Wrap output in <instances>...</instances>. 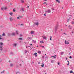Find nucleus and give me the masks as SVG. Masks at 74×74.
I'll return each instance as SVG.
<instances>
[{
	"mask_svg": "<svg viewBox=\"0 0 74 74\" xmlns=\"http://www.w3.org/2000/svg\"><path fill=\"white\" fill-rule=\"evenodd\" d=\"M35 24L36 25V26H38L39 24L38 22H37L36 23H35Z\"/></svg>",
	"mask_w": 74,
	"mask_h": 74,
	"instance_id": "nucleus-8",
	"label": "nucleus"
},
{
	"mask_svg": "<svg viewBox=\"0 0 74 74\" xmlns=\"http://www.w3.org/2000/svg\"><path fill=\"white\" fill-rule=\"evenodd\" d=\"M72 16L71 15H69V18H70V19H71V17Z\"/></svg>",
	"mask_w": 74,
	"mask_h": 74,
	"instance_id": "nucleus-25",
	"label": "nucleus"
},
{
	"mask_svg": "<svg viewBox=\"0 0 74 74\" xmlns=\"http://www.w3.org/2000/svg\"><path fill=\"white\" fill-rule=\"evenodd\" d=\"M0 48H2V46H1V45L0 46Z\"/></svg>",
	"mask_w": 74,
	"mask_h": 74,
	"instance_id": "nucleus-41",
	"label": "nucleus"
},
{
	"mask_svg": "<svg viewBox=\"0 0 74 74\" xmlns=\"http://www.w3.org/2000/svg\"><path fill=\"white\" fill-rule=\"evenodd\" d=\"M34 55H35V56H37V53H35L34 54Z\"/></svg>",
	"mask_w": 74,
	"mask_h": 74,
	"instance_id": "nucleus-13",
	"label": "nucleus"
},
{
	"mask_svg": "<svg viewBox=\"0 0 74 74\" xmlns=\"http://www.w3.org/2000/svg\"><path fill=\"white\" fill-rule=\"evenodd\" d=\"M16 33L17 34H18V31H16Z\"/></svg>",
	"mask_w": 74,
	"mask_h": 74,
	"instance_id": "nucleus-21",
	"label": "nucleus"
},
{
	"mask_svg": "<svg viewBox=\"0 0 74 74\" xmlns=\"http://www.w3.org/2000/svg\"><path fill=\"white\" fill-rule=\"evenodd\" d=\"M18 17L19 18H21V16H18Z\"/></svg>",
	"mask_w": 74,
	"mask_h": 74,
	"instance_id": "nucleus-50",
	"label": "nucleus"
},
{
	"mask_svg": "<svg viewBox=\"0 0 74 74\" xmlns=\"http://www.w3.org/2000/svg\"><path fill=\"white\" fill-rule=\"evenodd\" d=\"M7 8H6V7H2L1 8V10H7Z\"/></svg>",
	"mask_w": 74,
	"mask_h": 74,
	"instance_id": "nucleus-2",
	"label": "nucleus"
},
{
	"mask_svg": "<svg viewBox=\"0 0 74 74\" xmlns=\"http://www.w3.org/2000/svg\"><path fill=\"white\" fill-rule=\"evenodd\" d=\"M68 27L69 28V29H70L71 30V29H72V27L70 25H69L68 26Z\"/></svg>",
	"mask_w": 74,
	"mask_h": 74,
	"instance_id": "nucleus-5",
	"label": "nucleus"
},
{
	"mask_svg": "<svg viewBox=\"0 0 74 74\" xmlns=\"http://www.w3.org/2000/svg\"><path fill=\"white\" fill-rule=\"evenodd\" d=\"M0 50L1 51H3V48H1V49H0Z\"/></svg>",
	"mask_w": 74,
	"mask_h": 74,
	"instance_id": "nucleus-35",
	"label": "nucleus"
},
{
	"mask_svg": "<svg viewBox=\"0 0 74 74\" xmlns=\"http://www.w3.org/2000/svg\"><path fill=\"white\" fill-rule=\"evenodd\" d=\"M73 73V71H70V73Z\"/></svg>",
	"mask_w": 74,
	"mask_h": 74,
	"instance_id": "nucleus-31",
	"label": "nucleus"
},
{
	"mask_svg": "<svg viewBox=\"0 0 74 74\" xmlns=\"http://www.w3.org/2000/svg\"><path fill=\"white\" fill-rule=\"evenodd\" d=\"M64 34H65V35H67V34H66L65 33H64Z\"/></svg>",
	"mask_w": 74,
	"mask_h": 74,
	"instance_id": "nucleus-51",
	"label": "nucleus"
},
{
	"mask_svg": "<svg viewBox=\"0 0 74 74\" xmlns=\"http://www.w3.org/2000/svg\"><path fill=\"white\" fill-rule=\"evenodd\" d=\"M54 58V59H56V57H55V56H51V58Z\"/></svg>",
	"mask_w": 74,
	"mask_h": 74,
	"instance_id": "nucleus-34",
	"label": "nucleus"
},
{
	"mask_svg": "<svg viewBox=\"0 0 74 74\" xmlns=\"http://www.w3.org/2000/svg\"><path fill=\"white\" fill-rule=\"evenodd\" d=\"M67 62H68V64H67V66H69V64H70V63L69 62V61H67Z\"/></svg>",
	"mask_w": 74,
	"mask_h": 74,
	"instance_id": "nucleus-14",
	"label": "nucleus"
},
{
	"mask_svg": "<svg viewBox=\"0 0 74 74\" xmlns=\"http://www.w3.org/2000/svg\"><path fill=\"white\" fill-rule=\"evenodd\" d=\"M71 23L72 25H74V21H72L71 22Z\"/></svg>",
	"mask_w": 74,
	"mask_h": 74,
	"instance_id": "nucleus-22",
	"label": "nucleus"
},
{
	"mask_svg": "<svg viewBox=\"0 0 74 74\" xmlns=\"http://www.w3.org/2000/svg\"><path fill=\"white\" fill-rule=\"evenodd\" d=\"M19 25L20 26H21H21H22L23 25V24H21V25Z\"/></svg>",
	"mask_w": 74,
	"mask_h": 74,
	"instance_id": "nucleus-47",
	"label": "nucleus"
},
{
	"mask_svg": "<svg viewBox=\"0 0 74 74\" xmlns=\"http://www.w3.org/2000/svg\"><path fill=\"white\" fill-rule=\"evenodd\" d=\"M54 62H55V61L54 60H52L51 61V63H54Z\"/></svg>",
	"mask_w": 74,
	"mask_h": 74,
	"instance_id": "nucleus-20",
	"label": "nucleus"
},
{
	"mask_svg": "<svg viewBox=\"0 0 74 74\" xmlns=\"http://www.w3.org/2000/svg\"><path fill=\"white\" fill-rule=\"evenodd\" d=\"M18 40H22V38H19L18 39Z\"/></svg>",
	"mask_w": 74,
	"mask_h": 74,
	"instance_id": "nucleus-40",
	"label": "nucleus"
},
{
	"mask_svg": "<svg viewBox=\"0 0 74 74\" xmlns=\"http://www.w3.org/2000/svg\"><path fill=\"white\" fill-rule=\"evenodd\" d=\"M44 16H47V15H46L45 14H44Z\"/></svg>",
	"mask_w": 74,
	"mask_h": 74,
	"instance_id": "nucleus-42",
	"label": "nucleus"
},
{
	"mask_svg": "<svg viewBox=\"0 0 74 74\" xmlns=\"http://www.w3.org/2000/svg\"><path fill=\"white\" fill-rule=\"evenodd\" d=\"M69 58L70 59H72V58L71 57V56H70V57H69Z\"/></svg>",
	"mask_w": 74,
	"mask_h": 74,
	"instance_id": "nucleus-43",
	"label": "nucleus"
},
{
	"mask_svg": "<svg viewBox=\"0 0 74 74\" xmlns=\"http://www.w3.org/2000/svg\"><path fill=\"white\" fill-rule=\"evenodd\" d=\"M16 45H17V44L16 43H14L13 44V46H14L15 47L16 46Z\"/></svg>",
	"mask_w": 74,
	"mask_h": 74,
	"instance_id": "nucleus-10",
	"label": "nucleus"
},
{
	"mask_svg": "<svg viewBox=\"0 0 74 74\" xmlns=\"http://www.w3.org/2000/svg\"><path fill=\"white\" fill-rule=\"evenodd\" d=\"M4 71H3L1 72V73H4Z\"/></svg>",
	"mask_w": 74,
	"mask_h": 74,
	"instance_id": "nucleus-28",
	"label": "nucleus"
},
{
	"mask_svg": "<svg viewBox=\"0 0 74 74\" xmlns=\"http://www.w3.org/2000/svg\"><path fill=\"white\" fill-rule=\"evenodd\" d=\"M10 67H12V66H13V64H10Z\"/></svg>",
	"mask_w": 74,
	"mask_h": 74,
	"instance_id": "nucleus-16",
	"label": "nucleus"
},
{
	"mask_svg": "<svg viewBox=\"0 0 74 74\" xmlns=\"http://www.w3.org/2000/svg\"><path fill=\"white\" fill-rule=\"evenodd\" d=\"M66 60H67V58H66Z\"/></svg>",
	"mask_w": 74,
	"mask_h": 74,
	"instance_id": "nucleus-58",
	"label": "nucleus"
},
{
	"mask_svg": "<svg viewBox=\"0 0 74 74\" xmlns=\"http://www.w3.org/2000/svg\"><path fill=\"white\" fill-rule=\"evenodd\" d=\"M51 10H52L53 11V10H55V9L53 8H51Z\"/></svg>",
	"mask_w": 74,
	"mask_h": 74,
	"instance_id": "nucleus-37",
	"label": "nucleus"
},
{
	"mask_svg": "<svg viewBox=\"0 0 74 74\" xmlns=\"http://www.w3.org/2000/svg\"><path fill=\"white\" fill-rule=\"evenodd\" d=\"M43 39H46L47 37H46L45 36H43Z\"/></svg>",
	"mask_w": 74,
	"mask_h": 74,
	"instance_id": "nucleus-18",
	"label": "nucleus"
},
{
	"mask_svg": "<svg viewBox=\"0 0 74 74\" xmlns=\"http://www.w3.org/2000/svg\"><path fill=\"white\" fill-rule=\"evenodd\" d=\"M3 43L2 42H1L0 43V45H3Z\"/></svg>",
	"mask_w": 74,
	"mask_h": 74,
	"instance_id": "nucleus-30",
	"label": "nucleus"
},
{
	"mask_svg": "<svg viewBox=\"0 0 74 74\" xmlns=\"http://www.w3.org/2000/svg\"><path fill=\"white\" fill-rule=\"evenodd\" d=\"M32 38H31L30 37H28V38H27V39H28V40H29V39H30V40H32Z\"/></svg>",
	"mask_w": 74,
	"mask_h": 74,
	"instance_id": "nucleus-7",
	"label": "nucleus"
},
{
	"mask_svg": "<svg viewBox=\"0 0 74 74\" xmlns=\"http://www.w3.org/2000/svg\"><path fill=\"white\" fill-rule=\"evenodd\" d=\"M31 34H34V31H31Z\"/></svg>",
	"mask_w": 74,
	"mask_h": 74,
	"instance_id": "nucleus-11",
	"label": "nucleus"
},
{
	"mask_svg": "<svg viewBox=\"0 0 74 74\" xmlns=\"http://www.w3.org/2000/svg\"><path fill=\"white\" fill-rule=\"evenodd\" d=\"M40 43H42V44H43V43H44V41H40Z\"/></svg>",
	"mask_w": 74,
	"mask_h": 74,
	"instance_id": "nucleus-29",
	"label": "nucleus"
},
{
	"mask_svg": "<svg viewBox=\"0 0 74 74\" xmlns=\"http://www.w3.org/2000/svg\"><path fill=\"white\" fill-rule=\"evenodd\" d=\"M9 14H10V15L12 16V13H10Z\"/></svg>",
	"mask_w": 74,
	"mask_h": 74,
	"instance_id": "nucleus-32",
	"label": "nucleus"
},
{
	"mask_svg": "<svg viewBox=\"0 0 74 74\" xmlns=\"http://www.w3.org/2000/svg\"><path fill=\"white\" fill-rule=\"evenodd\" d=\"M13 12H15V9H13Z\"/></svg>",
	"mask_w": 74,
	"mask_h": 74,
	"instance_id": "nucleus-46",
	"label": "nucleus"
},
{
	"mask_svg": "<svg viewBox=\"0 0 74 74\" xmlns=\"http://www.w3.org/2000/svg\"><path fill=\"white\" fill-rule=\"evenodd\" d=\"M2 36L1 35H0V37H1Z\"/></svg>",
	"mask_w": 74,
	"mask_h": 74,
	"instance_id": "nucleus-57",
	"label": "nucleus"
},
{
	"mask_svg": "<svg viewBox=\"0 0 74 74\" xmlns=\"http://www.w3.org/2000/svg\"><path fill=\"white\" fill-rule=\"evenodd\" d=\"M12 36H15V33H13L12 34Z\"/></svg>",
	"mask_w": 74,
	"mask_h": 74,
	"instance_id": "nucleus-12",
	"label": "nucleus"
},
{
	"mask_svg": "<svg viewBox=\"0 0 74 74\" xmlns=\"http://www.w3.org/2000/svg\"><path fill=\"white\" fill-rule=\"evenodd\" d=\"M21 2L22 3H24V1L23 0H21Z\"/></svg>",
	"mask_w": 74,
	"mask_h": 74,
	"instance_id": "nucleus-15",
	"label": "nucleus"
},
{
	"mask_svg": "<svg viewBox=\"0 0 74 74\" xmlns=\"http://www.w3.org/2000/svg\"><path fill=\"white\" fill-rule=\"evenodd\" d=\"M58 25H57L55 27V31L56 33V31L58 30Z\"/></svg>",
	"mask_w": 74,
	"mask_h": 74,
	"instance_id": "nucleus-1",
	"label": "nucleus"
},
{
	"mask_svg": "<svg viewBox=\"0 0 74 74\" xmlns=\"http://www.w3.org/2000/svg\"><path fill=\"white\" fill-rule=\"evenodd\" d=\"M56 1H57V2H58V3H60V1L59 0H56Z\"/></svg>",
	"mask_w": 74,
	"mask_h": 74,
	"instance_id": "nucleus-19",
	"label": "nucleus"
},
{
	"mask_svg": "<svg viewBox=\"0 0 74 74\" xmlns=\"http://www.w3.org/2000/svg\"><path fill=\"white\" fill-rule=\"evenodd\" d=\"M27 7V8H29V6H28Z\"/></svg>",
	"mask_w": 74,
	"mask_h": 74,
	"instance_id": "nucleus-59",
	"label": "nucleus"
},
{
	"mask_svg": "<svg viewBox=\"0 0 74 74\" xmlns=\"http://www.w3.org/2000/svg\"><path fill=\"white\" fill-rule=\"evenodd\" d=\"M50 37L51 38H52V36H50Z\"/></svg>",
	"mask_w": 74,
	"mask_h": 74,
	"instance_id": "nucleus-61",
	"label": "nucleus"
},
{
	"mask_svg": "<svg viewBox=\"0 0 74 74\" xmlns=\"http://www.w3.org/2000/svg\"><path fill=\"white\" fill-rule=\"evenodd\" d=\"M65 44H69V42L68 41L66 42V40H65Z\"/></svg>",
	"mask_w": 74,
	"mask_h": 74,
	"instance_id": "nucleus-4",
	"label": "nucleus"
},
{
	"mask_svg": "<svg viewBox=\"0 0 74 74\" xmlns=\"http://www.w3.org/2000/svg\"><path fill=\"white\" fill-rule=\"evenodd\" d=\"M16 74H20V73H19V72H16Z\"/></svg>",
	"mask_w": 74,
	"mask_h": 74,
	"instance_id": "nucleus-27",
	"label": "nucleus"
},
{
	"mask_svg": "<svg viewBox=\"0 0 74 74\" xmlns=\"http://www.w3.org/2000/svg\"><path fill=\"white\" fill-rule=\"evenodd\" d=\"M0 40H3V38H2L1 37L0 38Z\"/></svg>",
	"mask_w": 74,
	"mask_h": 74,
	"instance_id": "nucleus-38",
	"label": "nucleus"
},
{
	"mask_svg": "<svg viewBox=\"0 0 74 74\" xmlns=\"http://www.w3.org/2000/svg\"><path fill=\"white\" fill-rule=\"evenodd\" d=\"M38 53H40V54L41 53V52L40 51H38Z\"/></svg>",
	"mask_w": 74,
	"mask_h": 74,
	"instance_id": "nucleus-23",
	"label": "nucleus"
},
{
	"mask_svg": "<svg viewBox=\"0 0 74 74\" xmlns=\"http://www.w3.org/2000/svg\"><path fill=\"white\" fill-rule=\"evenodd\" d=\"M11 53V54H13V53H12V52H11V53Z\"/></svg>",
	"mask_w": 74,
	"mask_h": 74,
	"instance_id": "nucleus-49",
	"label": "nucleus"
},
{
	"mask_svg": "<svg viewBox=\"0 0 74 74\" xmlns=\"http://www.w3.org/2000/svg\"><path fill=\"white\" fill-rule=\"evenodd\" d=\"M61 31H62V29H61Z\"/></svg>",
	"mask_w": 74,
	"mask_h": 74,
	"instance_id": "nucleus-63",
	"label": "nucleus"
},
{
	"mask_svg": "<svg viewBox=\"0 0 74 74\" xmlns=\"http://www.w3.org/2000/svg\"><path fill=\"white\" fill-rule=\"evenodd\" d=\"M27 52V51H25V53H26Z\"/></svg>",
	"mask_w": 74,
	"mask_h": 74,
	"instance_id": "nucleus-54",
	"label": "nucleus"
},
{
	"mask_svg": "<svg viewBox=\"0 0 74 74\" xmlns=\"http://www.w3.org/2000/svg\"><path fill=\"white\" fill-rule=\"evenodd\" d=\"M69 55H71V53H69Z\"/></svg>",
	"mask_w": 74,
	"mask_h": 74,
	"instance_id": "nucleus-60",
	"label": "nucleus"
},
{
	"mask_svg": "<svg viewBox=\"0 0 74 74\" xmlns=\"http://www.w3.org/2000/svg\"><path fill=\"white\" fill-rule=\"evenodd\" d=\"M42 65H41V66L42 67H44V64L43 63H42Z\"/></svg>",
	"mask_w": 74,
	"mask_h": 74,
	"instance_id": "nucleus-26",
	"label": "nucleus"
},
{
	"mask_svg": "<svg viewBox=\"0 0 74 74\" xmlns=\"http://www.w3.org/2000/svg\"><path fill=\"white\" fill-rule=\"evenodd\" d=\"M21 10H22V11H24V9L23 8H22L21 9Z\"/></svg>",
	"mask_w": 74,
	"mask_h": 74,
	"instance_id": "nucleus-33",
	"label": "nucleus"
},
{
	"mask_svg": "<svg viewBox=\"0 0 74 74\" xmlns=\"http://www.w3.org/2000/svg\"><path fill=\"white\" fill-rule=\"evenodd\" d=\"M17 19H19V17H18L17 18Z\"/></svg>",
	"mask_w": 74,
	"mask_h": 74,
	"instance_id": "nucleus-53",
	"label": "nucleus"
},
{
	"mask_svg": "<svg viewBox=\"0 0 74 74\" xmlns=\"http://www.w3.org/2000/svg\"><path fill=\"white\" fill-rule=\"evenodd\" d=\"M56 56V55H55V56Z\"/></svg>",
	"mask_w": 74,
	"mask_h": 74,
	"instance_id": "nucleus-64",
	"label": "nucleus"
},
{
	"mask_svg": "<svg viewBox=\"0 0 74 74\" xmlns=\"http://www.w3.org/2000/svg\"><path fill=\"white\" fill-rule=\"evenodd\" d=\"M40 47H42V48H44V46H40Z\"/></svg>",
	"mask_w": 74,
	"mask_h": 74,
	"instance_id": "nucleus-44",
	"label": "nucleus"
},
{
	"mask_svg": "<svg viewBox=\"0 0 74 74\" xmlns=\"http://www.w3.org/2000/svg\"><path fill=\"white\" fill-rule=\"evenodd\" d=\"M70 18H69V19H68L67 21V22H69V20H70Z\"/></svg>",
	"mask_w": 74,
	"mask_h": 74,
	"instance_id": "nucleus-36",
	"label": "nucleus"
},
{
	"mask_svg": "<svg viewBox=\"0 0 74 74\" xmlns=\"http://www.w3.org/2000/svg\"><path fill=\"white\" fill-rule=\"evenodd\" d=\"M32 42H33L34 43H36V40H32Z\"/></svg>",
	"mask_w": 74,
	"mask_h": 74,
	"instance_id": "nucleus-6",
	"label": "nucleus"
},
{
	"mask_svg": "<svg viewBox=\"0 0 74 74\" xmlns=\"http://www.w3.org/2000/svg\"><path fill=\"white\" fill-rule=\"evenodd\" d=\"M40 62H39L38 63V64H40Z\"/></svg>",
	"mask_w": 74,
	"mask_h": 74,
	"instance_id": "nucleus-62",
	"label": "nucleus"
},
{
	"mask_svg": "<svg viewBox=\"0 0 74 74\" xmlns=\"http://www.w3.org/2000/svg\"><path fill=\"white\" fill-rule=\"evenodd\" d=\"M43 4H46V5H47V3L46 2H44Z\"/></svg>",
	"mask_w": 74,
	"mask_h": 74,
	"instance_id": "nucleus-45",
	"label": "nucleus"
},
{
	"mask_svg": "<svg viewBox=\"0 0 74 74\" xmlns=\"http://www.w3.org/2000/svg\"><path fill=\"white\" fill-rule=\"evenodd\" d=\"M44 1H47V0H44Z\"/></svg>",
	"mask_w": 74,
	"mask_h": 74,
	"instance_id": "nucleus-56",
	"label": "nucleus"
},
{
	"mask_svg": "<svg viewBox=\"0 0 74 74\" xmlns=\"http://www.w3.org/2000/svg\"><path fill=\"white\" fill-rule=\"evenodd\" d=\"M50 40H52V39L51 38H50Z\"/></svg>",
	"mask_w": 74,
	"mask_h": 74,
	"instance_id": "nucleus-55",
	"label": "nucleus"
},
{
	"mask_svg": "<svg viewBox=\"0 0 74 74\" xmlns=\"http://www.w3.org/2000/svg\"><path fill=\"white\" fill-rule=\"evenodd\" d=\"M20 37H22V34H20Z\"/></svg>",
	"mask_w": 74,
	"mask_h": 74,
	"instance_id": "nucleus-39",
	"label": "nucleus"
},
{
	"mask_svg": "<svg viewBox=\"0 0 74 74\" xmlns=\"http://www.w3.org/2000/svg\"><path fill=\"white\" fill-rule=\"evenodd\" d=\"M2 36H5V34L4 33H3L2 34Z\"/></svg>",
	"mask_w": 74,
	"mask_h": 74,
	"instance_id": "nucleus-17",
	"label": "nucleus"
},
{
	"mask_svg": "<svg viewBox=\"0 0 74 74\" xmlns=\"http://www.w3.org/2000/svg\"><path fill=\"white\" fill-rule=\"evenodd\" d=\"M64 53V52H62L61 53V55H63V54Z\"/></svg>",
	"mask_w": 74,
	"mask_h": 74,
	"instance_id": "nucleus-24",
	"label": "nucleus"
},
{
	"mask_svg": "<svg viewBox=\"0 0 74 74\" xmlns=\"http://www.w3.org/2000/svg\"><path fill=\"white\" fill-rule=\"evenodd\" d=\"M9 19L11 21H12L13 20V19L12 18V17H10Z\"/></svg>",
	"mask_w": 74,
	"mask_h": 74,
	"instance_id": "nucleus-9",
	"label": "nucleus"
},
{
	"mask_svg": "<svg viewBox=\"0 0 74 74\" xmlns=\"http://www.w3.org/2000/svg\"><path fill=\"white\" fill-rule=\"evenodd\" d=\"M72 32H71V33H73H73H74V32H73V31H72Z\"/></svg>",
	"mask_w": 74,
	"mask_h": 74,
	"instance_id": "nucleus-52",
	"label": "nucleus"
},
{
	"mask_svg": "<svg viewBox=\"0 0 74 74\" xmlns=\"http://www.w3.org/2000/svg\"><path fill=\"white\" fill-rule=\"evenodd\" d=\"M58 65H59V64H60V63H59V62H58Z\"/></svg>",
	"mask_w": 74,
	"mask_h": 74,
	"instance_id": "nucleus-48",
	"label": "nucleus"
},
{
	"mask_svg": "<svg viewBox=\"0 0 74 74\" xmlns=\"http://www.w3.org/2000/svg\"><path fill=\"white\" fill-rule=\"evenodd\" d=\"M45 12H47L48 13H50L51 11H50V9H48L47 11L46 10Z\"/></svg>",
	"mask_w": 74,
	"mask_h": 74,
	"instance_id": "nucleus-3",
	"label": "nucleus"
}]
</instances>
